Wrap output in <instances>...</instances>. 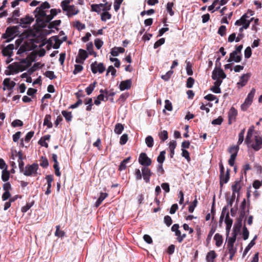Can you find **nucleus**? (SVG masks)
<instances>
[{"instance_id": "nucleus-29", "label": "nucleus", "mask_w": 262, "mask_h": 262, "mask_svg": "<svg viewBox=\"0 0 262 262\" xmlns=\"http://www.w3.org/2000/svg\"><path fill=\"white\" fill-rule=\"evenodd\" d=\"M3 84L7 89H11L15 85V82L11 81L9 78H6L3 81Z\"/></svg>"}, {"instance_id": "nucleus-59", "label": "nucleus", "mask_w": 262, "mask_h": 262, "mask_svg": "<svg viewBox=\"0 0 262 262\" xmlns=\"http://www.w3.org/2000/svg\"><path fill=\"white\" fill-rule=\"evenodd\" d=\"M122 0H115L114 4V8L115 11L117 12L120 8Z\"/></svg>"}, {"instance_id": "nucleus-37", "label": "nucleus", "mask_w": 262, "mask_h": 262, "mask_svg": "<svg viewBox=\"0 0 262 262\" xmlns=\"http://www.w3.org/2000/svg\"><path fill=\"white\" fill-rule=\"evenodd\" d=\"M10 178V173L7 169L2 171V179L4 182H7Z\"/></svg>"}, {"instance_id": "nucleus-43", "label": "nucleus", "mask_w": 262, "mask_h": 262, "mask_svg": "<svg viewBox=\"0 0 262 262\" xmlns=\"http://www.w3.org/2000/svg\"><path fill=\"white\" fill-rule=\"evenodd\" d=\"M62 115L63 116V117L65 118L66 120L68 121H70L72 118V113L70 112H67L66 111H62Z\"/></svg>"}, {"instance_id": "nucleus-52", "label": "nucleus", "mask_w": 262, "mask_h": 262, "mask_svg": "<svg viewBox=\"0 0 262 262\" xmlns=\"http://www.w3.org/2000/svg\"><path fill=\"white\" fill-rule=\"evenodd\" d=\"M83 67L80 64H75L74 66V70L73 72V73L74 75H76L79 72H81L83 70Z\"/></svg>"}, {"instance_id": "nucleus-14", "label": "nucleus", "mask_w": 262, "mask_h": 262, "mask_svg": "<svg viewBox=\"0 0 262 262\" xmlns=\"http://www.w3.org/2000/svg\"><path fill=\"white\" fill-rule=\"evenodd\" d=\"M88 57V54L86 51L83 49H79L78 55L76 58L75 61L77 63H81Z\"/></svg>"}, {"instance_id": "nucleus-3", "label": "nucleus", "mask_w": 262, "mask_h": 262, "mask_svg": "<svg viewBox=\"0 0 262 262\" xmlns=\"http://www.w3.org/2000/svg\"><path fill=\"white\" fill-rule=\"evenodd\" d=\"M70 0L62 1L60 4L63 11L66 12L68 17H71L76 15L79 12V9L73 5H70Z\"/></svg>"}, {"instance_id": "nucleus-7", "label": "nucleus", "mask_w": 262, "mask_h": 262, "mask_svg": "<svg viewBox=\"0 0 262 262\" xmlns=\"http://www.w3.org/2000/svg\"><path fill=\"white\" fill-rule=\"evenodd\" d=\"M255 92L256 90L254 88L251 89L247 98L245 99L244 102L241 105L242 110L244 111H246L252 104Z\"/></svg>"}, {"instance_id": "nucleus-9", "label": "nucleus", "mask_w": 262, "mask_h": 262, "mask_svg": "<svg viewBox=\"0 0 262 262\" xmlns=\"http://www.w3.org/2000/svg\"><path fill=\"white\" fill-rule=\"evenodd\" d=\"M38 168V165L36 163H33L30 165H27L25 167L24 174L26 176H34L37 173Z\"/></svg>"}, {"instance_id": "nucleus-44", "label": "nucleus", "mask_w": 262, "mask_h": 262, "mask_svg": "<svg viewBox=\"0 0 262 262\" xmlns=\"http://www.w3.org/2000/svg\"><path fill=\"white\" fill-rule=\"evenodd\" d=\"M173 6V3L168 2L166 6V10L167 12L171 15L172 16L174 14V12L172 10V7Z\"/></svg>"}, {"instance_id": "nucleus-56", "label": "nucleus", "mask_w": 262, "mask_h": 262, "mask_svg": "<svg viewBox=\"0 0 262 262\" xmlns=\"http://www.w3.org/2000/svg\"><path fill=\"white\" fill-rule=\"evenodd\" d=\"M45 76L49 78L50 79H54L56 78V76L54 74V72L51 71H48L45 73Z\"/></svg>"}, {"instance_id": "nucleus-8", "label": "nucleus", "mask_w": 262, "mask_h": 262, "mask_svg": "<svg viewBox=\"0 0 262 262\" xmlns=\"http://www.w3.org/2000/svg\"><path fill=\"white\" fill-rule=\"evenodd\" d=\"M252 11H250L248 12L247 13L243 15L239 19L237 20L235 23V25L238 26H245L246 24H248L249 25L250 22L254 19L253 17L249 18L250 16H252Z\"/></svg>"}, {"instance_id": "nucleus-17", "label": "nucleus", "mask_w": 262, "mask_h": 262, "mask_svg": "<svg viewBox=\"0 0 262 262\" xmlns=\"http://www.w3.org/2000/svg\"><path fill=\"white\" fill-rule=\"evenodd\" d=\"M142 176L146 183H149L150 181V177L151 176L150 170L147 167H144L141 169Z\"/></svg>"}, {"instance_id": "nucleus-6", "label": "nucleus", "mask_w": 262, "mask_h": 262, "mask_svg": "<svg viewBox=\"0 0 262 262\" xmlns=\"http://www.w3.org/2000/svg\"><path fill=\"white\" fill-rule=\"evenodd\" d=\"M14 49V46L13 44H10L4 48L2 50V54L4 56L7 57V59H6V62L8 64L9 63L13 60V59L11 58L13 55V51Z\"/></svg>"}, {"instance_id": "nucleus-27", "label": "nucleus", "mask_w": 262, "mask_h": 262, "mask_svg": "<svg viewBox=\"0 0 262 262\" xmlns=\"http://www.w3.org/2000/svg\"><path fill=\"white\" fill-rule=\"evenodd\" d=\"M217 256L216 254L215 253L214 250L210 251L206 255V260L208 262H213V260Z\"/></svg>"}, {"instance_id": "nucleus-39", "label": "nucleus", "mask_w": 262, "mask_h": 262, "mask_svg": "<svg viewBox=\"0 0 262 262\" xmlns=\"http://www.w3.org/2000/svg\"><path fill=\"white\" fill-rule=\"evenodd\" d=\"M145 143L147 147L151 148L154 145V139L151 136H148L145 139Z\"/></svg>"}, {"instance_id": "nucleus-18", "label": "nucleus", "mask_w": 262, "mask_h": 262, "mask_svg": "<svg viewBox=\"0 0 262 262\" xmlns=\"http://www.w3.org/2000/svg\"><path fill=\"white\" fill-rule=\"evenodd\" d=\"M242 60V55H239L235 52L233 51L230 54L229 58L228 60V62H239Z\"/></svg>"}, {"instance_id": "nucleus-5", "label": "nucleus", "mask_w": 262, "mask_h": 262, "mask_svg": "<svg viewBox=\"0 0 262 262\" xmlns=\"http://www.w3.org/2000/svg\"><path fill=\"white\" fill-rule=\"evenodd\" d=\"M246 144L248 146L251 147L254 150L258 151L262 148V137L259 135H256L253 139H250V143Z\"/></svg>"}, {"instance_id": "nucleus-40", "label": "nucleus", "mask_w": 262, "mask_h": 262, "mask_svg": "<svg viewBox=\"0 0 262 262\" xmlns=\"http://www.w3.org/2000/svg\"><path fill=\"white\" fill-rule=\"evenodd\" d=\"M112 15L108 12H104L101 14V19L102 21H106L111 18Z\"/></svg>"}, {"instance_id": "nucleus-62", "label": "nucleus", "mask_w": 262, "mask_h": 262, "mask_svg": "<svg viewBox=\"0 0 262 262\" xmlns=\"http://www.w3.org/2000/svg\"><path fill=\"white\" fill-rule=\"evenodd\" d=\"M33 202H31L30 203H27L25 206L22 207L21 211L23 212H26L33 206Z\"/></svg>"}, {"instance_id": "nucleus-28", "label": "nucleus", "mask_w": 262, "mask_h": 262, "mask_svg": "<svg viewBox=\"0 0 262 262\" xmlns=\"http://www.w3.org/2000/svg\"><path fill=\"white\" fill-rule=\"evenodd\" d=\"M108 196L107 193L101 192L100 194L99 197L96 201L95 206L97 208L101 204L102 201Z\"/></svg>"}, {"instance_id": "nucleus-21", "label": "nucleus", "mask_w": 262, "mask_h": 262, "mask_svg": "<svg viewBox=\"0 0 262 262\" xmlns=\"http://www.w3.org/2000/svg\"><path fill=\"white\" fill-rule=\"evenodd\" d=\"M132 80L130 79L126 80L121 82L119 88L121 91L128 90L131 87Z\"/></svg>"}, {"instance_id": "nucleus-25", "label": "nucleus", "mask_w": 262, "mask_h": 262, "mask_svg": "<svg viewBox=\"0 0 262 262\" xmlns=\"http://www.w3.org/2000/svg\"><path fill=\"white\" fill-rule=\"evenodd\" d=\"M254 130V127L253 125L251 126L247 132V136L245 139V143H250V139L252 138L253 133Z\"/></svg>"}, {"instance_id": "nucleus-12", "label": "nucleus", "mask_w": 262, "mask_h": 262, "mask_svg": "<svg viewBox=\"0 0 262 262\" xmlns=\"http://www.w3.org/2000/svg\"><path fill=\"white\" fill-rule=\"evenodd\" d=\"M138 161L141 165L145 167L150 165L151 163V159L148 158L147 155L144 152H142L140 155Z\"/></svg>"}, {"instance_id": "nucleus-38", "label": "nucleus", "mask_w": 262, "mask_h": 262, "mask_svg": "<svg viewBox=\"0 0 262 262\" xmlns=\"http://www.w3.org/2000/svg\"><path fill=\"white\" fill-rule=\"evenodd\" d=\"M96 84L97 82L96 81H94L93 83L90 84V85L86 88L85 91L88 95H89L91 94V93L94 91Z\"/></svg>"}, {"instance_id": "nucleus-30", "label": "nucleus", "mask_w": 262, "mask_h": 262, "mask_svg": "<svg viewBox=\"0 0 262 262\" xmlns=\"http://www.w3.org/2000/svg\"><path fill=\"white\" fill-rule=\"evenodd\" d=\"M51 116L50 115H46L43 121V125L47 126L49 128L52 127L53 125L51 122Z\"/></svg>"}, {"instance_id": "nucleus-57", "label": "nucleus", "mask_w": 262, "mask_h": 262, "mask_svg": "<svg viewBox=\"0 0 262 262\" xmlns=\"http://www.w3.org/2000/svg\"><path fill=\"white\" fill-rule=\"evenodd\" d=\"M164 42H165V39L164 38H160V39H159L158 41H157L155 43V44L154 45V48L155 49H157L158 47H159L160 46H161V45H162L163 44H164Z\"/></svg>"}, {"instance_id": "nucleus-55", "label": "nucleus", "mask_w": 262, "mask_h": 262, "mask_svg": "<svg viewBox=\"0 0 262 262\" xmlns=\"http://www.w3.org/2000/svg\"><path fill=\"white\" fill-rule=\"evenodd\" d=\"M204 98L208 101H213L216 100L215 103H218L219 100L216 98V96L212 94H208L204 97Z\"/></svg>"}, {"instance_id": "nucleus-20", "label": "nucleus", "mask_w": 262, "mask_h": 262, "mask_svg": "<svg viewBox=\"0 0 262 262\" xmlns=\"http://www.w3.org/2000/svg\"><path fill=\"white\" fill-rule=\"evenodd\" d=\"M232 220L230 218L229 214L228 212L225 216V222L226 224V231H227V235L228 236L230 229L231 228L232 225Z\"/></svg>"}, {"instance_id": "nucleus-24", "label": "nucleus", "mask_w": 262, "mask_h": 262, "mask_svg": "<svg viewBox=\"0 0 262 262\" xmlns=\"http://www.w3.org/2000/svg\"><path fill=\"white\" fill-rule=\"evenodd\" d=\"M241 188V182L238 181L235 182L234 184L232 186V190L233 192L232 196L235 197V193L239 192Z\"/></svg>"}, {"instance_id": "nucleus-15", "label": "nucleus", "mask_w": 262, "mask_h": 262, "mask_svg": "<svg viewBox=\"0 0 262 262\" xmlns=\"http://www.w3.org/2000/svg\"><path fill=\"white\" fill-rule=\"evenodd\" d=\"M15 30L12 28H8L6 31L5 33L3 35L4 38L7 39V41H10L14 36Z\"/></svg>"}, {"instance_id": "nucleus-22", "label": "nucleus", "mask_w": 262, "mask_h": 262, "mask_svg": "<svg viewBox=\"0 0 262 262\" xmlns=\"http://www.w3.org/2000/svg\"><path fill=\"white\" fill-rule=\"evenodd\" d=\"M230 178L229 171L228 170L224 173L220 174V184L223 185V184H226L229 181Z\"/></svg>"}, {"instance_id": "nucleus-36", "label": "nucleus", "mask_w": 262, "mask_h": 262, "mask_svg": "<svg viewBox=\"0 0 262 262\" xmlns=\"http://www.w3.org/2000/svg\"><path fill=\"white\" fill-rule=\"evenodd\" d=\"M100 92V93H103L104 95L105 94L106 100H107L110 96H114L116 94V93L113 90L108 91L106 90H101Z\"/></svg>"}, {"instance_id": "nucleus-41", "label": "nucleus", "mask_w": 262, "mask_h": 262, "mask_svg": "<svg viewBox=\"0 0 262 262\" xmlns=\"http://www.w3.org/2000/svg\"><path fill=\"white\" fill-rule=\"evenodd\" d=\"M55 235L59 237H62L64 236L65 233L63 231L60 229L59 226H56Z\"/></svg>"}, {"instance_id": "nucleus-4", "label": "nucleus", "mask_w": 262, "mask_h": 262, "mask_svg": "<svg viewBox=\"0 0 262 262\" xmlns=\"http://www.w3.org/2000/svg\"><path fill=\"white\" fill-rule=\"evenodd\" d=\"M237 232L234 230L232 233L231 237H227V248L230 254L229 259L232 260L235 253L236 252V248L234 246V244L236 239Z\"/></svg>"}, {"instance_id": "nucleus-34", "label": "nucleus", "mask_w": 262, "mask_h": 262, "mask_svg": "<svg viewBox=\"0 0 262 262\" xmlns=\"http://www.w3.org/2000/svg\"><path fill=\"white\" fill-rule=\"evenodd\" d=\"M177 146V142L176 141H172L169 142V149L170 152L171 157H172L174 154V149Z\"/></svg>"}, {"instance_id": "nucleus-64", "label": "nucleus", "mask_w": 262, "mask_h": 262, "mask_svg": "<svg viewBox=\"0 0 262 262\" xmlns=\"http://www.w3.org/2000/svg\"><path fill=\"white\" fill-rule=\"evenodd\" d=\"M223 121V118L221 117H219L217 119L213 120L211 123L213 125H221Z\"/></svg>"}, {"instance_id": "nucleus-16", "label": "nucleus", "mask_w": 262, "mask_h": 262, "mask_svg": "<svg viewBox=\"0 0 262 262\" xmlns=\"http://www.w3.org/2000/svg\"><path fill=\"white\" fill-rule=\"evenodd\" d=\"M237 115V111L234 107H232L228 112V123L229 124H231L233 122L235 121Z\"/></svg>"}, {"instance_id": "nucleus-47", "label": "nucleus", "mask_w": 262, "mask_h": 262, "mask_svg": "<svg viewBox=\"0 0 262 262\" xmlns=\"http://www.w3.org/2000/svg\"><path fill=\"white\" fill-rule=\"evenodd\" d=\"M245 132V128L243 129L238 134V140L237 141V144L240 145L244 141V134Z\"/></svg>"}, {"instance_id": "nucleus-46", "label": "nucleus", "mask_w": 262, "mask_h": 262, "mask_svg": "<svg viewBox=\"0 0 262 262\" xmlns=\"http://www.w3.org/2000/svg\"><path fill=\"white\" fill-rule=\"evenodd\" d=\"M165 151H162L160 152L159 155L157 158V161L159 164H162L165 160Z\"/></svg>"}, {"instance_id": "nucleus-23", "label": "nucleus", "mask_w": 262, "mask_h": 262, "mask_svg": "<svg viewBox=\"0 0 262 262\" xmlns=\"http://www.w3.org/2000/svg\"><path fill=\"white\" fill-rule=\"evenodd\" d=\"M222 83V80H215L214 82V85L211 88V90L214 93L219 94L221 93L220 86Z\"/></svg>"}, {"instance_id": "nucleus-49", "label": "nucleus", "mask_w": 262, "mask_h": 262, "mask_svg": "<svg viewBox=\"0 0 262 262\" xmlns=\"http://www.w3.org/2000/svg\"><path fill=\"white\" fill-rule=\"evenodd\" d=\"M60 20H56L50 23L48 25V28L50 29L56 28L60 24Z\"/></svg>"}, {"instance_id": "nucleus-35", "label": "nucleus", "mask_w": 262, "mask_h": 262, "mask_svg": "<svg viewBox=\"0 0 262 262\" xmlns=\"http://www.w3.org/2000/svg\"><path fill=\"white\" fill-rule=\"evenodd\" d=\"M86 50L90 55H94L95 57L96 56L97 54L93 50V44L92 42H90L86 45Z\"/></svg>"}, {"instance_id": "nucleus-63", "label": "nucleus", "mask_w": 262, "mask_h": 262, "mask_svg": "<svg viewBox=\"0 0 262 262\" xmlns=\"http://www.w3.org/2000/svg\"><path fill=\"white\" fill-rule=\"evenodd\" d=\"M226 28L225 26H221L218 30V33L222 36L226 34Z\"/></svg>"}, {"instance_id": "nucleus-54", "label": "nucleus", "mask_w": 262, "mask_h": 262, "mask_svg": "<svg viewBox=\"0 0 262 262\" xmlns=\"http://www.w3.org/2000/svg\"><path fill=\"white\" fill-rule=\"evenodd\" d=\"M186 64H186V70L187 74L188 75H192L193 74V71H192V66L190 64L189 62H187V61H186Z\"/></svg>"}, {"instance_id": "nucleus-31", "label": "nucleus", "mask_w": 262, "mask_h": 262, "mask_svg": "<svg viewBox=\"0 0 262 262\" xmlns=\"http://www.w3.org/2000/svg\"><path fill=\"white\" fill-rule=\"evenodd\" d=\"M214 239L215 241V245L217 247H220L223 243V237L219 233H216L214 236Z\"/></svg>"}, {"instance_id": "nucleus-2", "label": "nucleus", "mask_w": 262, "mask_h": 262, "mask_svg": "<svg viewBox=\"0 0 262 262\" xmlns=\"http://www.w3.org/2000/svg\"><path fill=\"white\" fill-rule=\"evenodd\" d=\"M26 62V60H23L20 63L14 62L9 64L7 68V70H6V74L8 75H11L24 71L30 66L29 62L27 61V65L24 66L23 63H25Z\"/></svg>"}, {"instance_id": "nucleus-51", "label": "nucleus", "mask_w": 262, "mask_h": 262, "mask_svg": "<svg viewBox=\"0 0 262 262\" xmlns=\"http://www.w3.org/2000/svg\"><path fill=\"white\" fill-rule=\"evenodd\" d=\"M127 141L128 135L126 134H124L121 136L119 143L121 145H124Z\"/></svg>"}, {"instance_id": "nucleus-10", "label": "nucleus", "mask_w": 262, "mask_h": 262, "mask_svg": "<svg viewBox=\"0 0 262 262\" xmlns=\"http://www.w3.org/2000/svg\"><path fill=\"white\" fill-rule=\"evenodd\" d=\"M91 69L94 74H96L97 72L101 74L105 70V68L102 63H98L97 61H95L91 64Z\"/></svg>"}, {"instance_id": "nucleus-61", "label": "nucleus", "mask_w": 262, "mask_h": 262, "mask_svg": "<svg viewBox=\"0 0 262 262\" xmlns=\"http://www.w3.org/2000/svg\"><path fill=\"white\" fill-rule=\"evenodd\" d=\"M40 165L41 166H42L43 168L47 167L49 165V162L47 158H43V157H41V161L40 163Z\"/></svg>"}, {"instance_id": "nucleus-32", "label": "nucleus", "mask_w": 262, "mask_h": 262, "mask_svg": "<svg viewBox=\"0 0 262 262\" xmlns=\"http://www.w3.org/2000/svg\"><path fill=\"white\" fill-rule=\"evenodd\" d=\"M124 129V126L121 123H117L115 126L114 132L115 134L120 135Z\"/></svg>"}, {"instance_id": "nucleus-11", "label": "nucleus", "mask_w": 262, "mask_h": 262, "mask_svg": "<svg viewBox=\"0 0 262 262\" xmlns=\"http://www.w3.org/2000/svg\"><path fill=\"white\" fill-rule=\"evenodd\" d=\"M226 76L223 70L220 68H215L212 72V78L214 80H222Z\"/></svg>"}, {"instance_id": "nucleus-42", "label": "nucleus", "mask_w": 262, "mask_h": 262, "mask_svg": "<svg viewBox=\"0 0 262 262\" xmlns=\"http://www.w3.org/2000/svg\"><path fill=\"white\" fill-rule=\"evenodd\" d=\"M159 137L160 139L164 142L168 138V133L166 130H163L159 133Z\"/></svg>"}, {"instance_id": "nucleus-45", "label": "nucleus", "mask_w": 262, "mask_h": 262, "mask_svg": "<svg viewBox=\"0 0 262 262\" xmlns=\"http://www.w3.org/2000/svg\"><path fill=\"white\" fill-rule=\"evenodd\" d=\"M256 238V236H255L254 238L250 242V243L248 244V245L246 247L244 254H246L248 251L255 245V239Z\"/></svg>"}, {"instance_id": "nucleus-26", "label": "nucleus", "mask_w": 262, "mask_h": 262, "mask_svg": "<svg viewBox=\"0 0 262 262\" xmlns=\"http://www.w3.org/2000/svg\"><path fill=\"white\" fill-rule=\"evenodd\" d=\"M125 49L122 47H116L112 49L111 54L113 56H117L119 53H123Z\"/></svg>"}, {"instance_id": "nucleus-53", "label": "nucleus", "mask_w": 262, "mask_h": 262, "mask_svg": "<svg viewBox=\"0 0 262 262\" xmlns=\"http://www.w3.org/2000/svg\"><path fill=\"white\" fill-rule=\"evenodd\" d=\"M197 204L198 201L196 199H195L188 207V211L189 212L192 213L193 212L194 208L196 207L197 205Z\"/></svg>"}, {"instance_id": "nucleus-1", "label": "nucleus", "mask_w": 262, "mask_h": 262, "mask_svg": "<svg viewBox=\"0 0 262 262\" xmlns=\"http://www.w3.org/2000/svg\"><path fill=\"white\" fill-rule=\"evenodd\" d=\"M50 8V4L45 2L37 7L34 11L36 21L40 27L45 26L46 23H49L57 14L56 9H52L49 11Z\"/></svg>"}, {"instance_id": "nucleus-60", "label": "nucleus", "mask_w": 262, "mask_h": 262, "mask_svg": "<svg viewBox=\"0 0 262 262\" xmlns=\"http://www.w3.org/2000/svg\"><path fill=\"white\" fill-rule=\"evenodd\" d=\"M194 82V80L192 77H189L187 80L186 86L188 88H191L193 86Z\"/></svg>"}, {"instance_id": "nucleus-13", "label": "nucleus", "mask_w": 262, "mask_h": 262, "mask_svg": "<svg viewBox=\"0 0 262 262\" xmlns=\"http://www.w3.org/2000/svg\"><path fill=\"white\" fill-rule=\"evenodd\" d=\"M250 76L251 74L250 73H246L242 75L240 77L239 81L237 83V88L241 89L246 85Z\"/></svg>"}, {"instance_id": "nucleus-48", "label": "nucleus", "mask_w": 262, "mask_h": 262, "mask_svg": "<svg viewBox=\"0 0 262 262\" xmlns=\"http://www.w3.org/2000/svg\"><path fill=\"white\" fill-rule=\"evenodd\" d=\"M104 95L103 93H101L100 95H99L96 99L94 101V104L96 105H98L100 104L101 101L102 100H104Z\"/></svg>"}, {"instance_id": "nucleus-33", "label": "nucleus", "mask_w": 262, "mask_h": 262, "mask_svg": "<svg viewBox=\"0 0 262 262\" xmlns=\"http://www.w3.org/2000/svg\"><path fill=\"white\" fill-rule=\"evenodd\" d=\"M238 150L239 147L238 145L233 146L229 148V152L230 153L231 156L236 157Z\"/></svg>"}, {"instance_id": "nucleus-58", "label": "nucleus", "mask_w": 262, "mask_h": 262, "mask_svg": "<svg viewBox=\"0 0 262 262\" xmlns=\"http://www.w3.org/2000/svg\"><path fill=\"white\" fill-rule=\"evenodd\" d=\"M95 46L97 49H100L103 45V42L100 39H96L94 41Z\"/></svg>"}, {"instance_id": "nucleus-50", "label": "nucleus", "mask_w": 262, "mask_h": 262, "mask_svg": "<svg viewBox=\"0 0 262 262\" xmlns=\"http://www.w3.org/2000/svg\"><path fill=\"white\" fill-rule=\"evenodd\" d=\"M173 73V71L170 70L168 71L165 75H162L161 78L165 81H168L170 79Z\"/></svg>"}, {"instance_id": "nucleus-19", "label": "nucleus", "mask_w": 262, "mask_h": 262, "mask_svg": "<svg viewBox=\"0 0 262 262\" xmlns=\"http://www.w3.org/2000/svg\"><path fill=\"white\" fill-rule=\"evenodd\" d=\"M34 20V18L29 16H26L25 17L21 18L20 19L19 24L24 28L27 27L28 25L30 24Z\"/></svg>"}]
</instances>
